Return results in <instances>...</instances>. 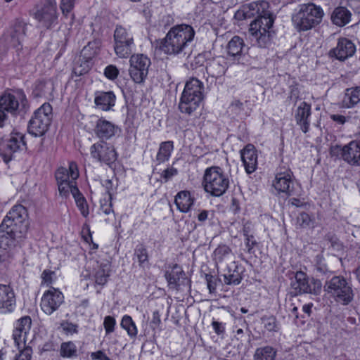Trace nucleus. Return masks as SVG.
<instances>
[{
  "mask_svg": "<svg viewBox=\"0 0 360 360\" xmlns=\"http://www.w3.org/2000/svg\"><path fill=\"white\" fill-rule=\"evenodd\" d=\"M244 7L249 18H255L251 22L248 31L252 42L259 48H269L275 34L271 29L274 18L269 10V3L266 1L252 2L244 5Z\"/></svg>",
  "mask_w": 360,
  "mask_h": 360,
  "instance_id": "obj_1",
  "label": "nucleus"
},
{
  "mask_svg": "<svg viewBox=\"0 0 360 360\" xmlns=\"http://www.w3.org/2000/svg\"><path fill=\"white\" fill-rule=\"evenodd\" d=\"M194 36L195 31L191 26L185 24L177 25L172 27L166 37L158 42V47L167 54H186Z\"/></svg>",
  "mask_w": 360,
  "mask_h": 360,
  "instance_id": "obj_2",
  "label": "nucleus"
},
{
  "mask_svg": "<svg viewBox=\"0 0 360 360\" xmlns=\"http://www.w3.org/2000/svg\"><path fill=\"white\" fill-rule=\"evenodd\" d=\"M203 84L197 78H191L185 84L181 94L179 109L182 113L192 114L203 99Z\"/></svg>",
  "mask_w": 360,
  "mask_h": 360,
  "instance_id": "obj_3",
  "label": "nucleus"
},
{
  "mask_svg": "<svg viewBox=\"0 0 360 360\" xmlns=\"http://www.w3.org/2000/svg\"><path fill=\"white\" fill-rule=\"evenodd\" d=\"M323 15L320 6L309 3L300 6L298 12L292 15V21L299 31H307L319 25Z\"/></svg>",
  "mask_w": 360,
  "mask_h": 360,
  "instance_id": "obj_4",
  "label": "nucleus"
},
{
  "mask_svg": "<svg viewBox=\"0 0 360 360\" xmlns=\"http://www.w3.org/2000/svg\"><path fill=\"white\" fill-rule=\"evenodd\" d=\"M29 108L25 95L20 92L17 95L4 93L0 96V127L7 118L6 112L12 115L25 113Z\"/></svg>",
  "mask_w": 360,
  "mask_h": 360,
  "instance_id": "obj_5",
  "label": "nucleus"
},
{
  "mask_svg": "<svg viewBox=\"0 0 360 360\" xmlns=\"http://www.w3.org/2000/svg\"><path fill=\"white\" fill-rule=\"evenodd\" d=\"M229 180L219 167L206 169L203 176L205 191L213 196L222 195L229 188Z\"/></svg>",
  "mask_w": 360,
  "mask_h": 360,
  "instance_id": "obj_6",
  "label": "nucleus"
},
{
  "mask_svg": "<svg viewBox=\"0 0 360 360\" xmlns=\"http://www.w3.org/2000/svg\"><path fill=\"white\" fill-rule=\"evenodd\" d=\"M290 287V293L295 296L306 293L317 295L321 291L322 283L317 278H309L304 271H297L294 274Z\"/></svg>",
  "mask_w": 360,
  "mask_h": 360,
  "instance_id": "obj_7",
  "label": "nucleus"
},
{
  "mask_svg": "<svg viewBox=\"0 0 360 360\" xmlns=\"http://www.w3.org/2000/svg\"><path fill=\"white\" fill-rule=\"evenodd\" d=\"M51 112L52 107L49 103H44L35 110L28 124L30 134L34 136L44 135L51 124Z\"/></svg>",
  "mask_w": 360,
  "mask_h": 360,
  "instance_id": "obj_8",
  "label": "nucleus"
},
{
  "mask_svg": "<svg viewBox=\"0 0 360 360\" xmlns=\"http://www.w3.org/2000/svg\"><path fill=\"white\" fill-rule=\"evenodd\" d=\"M325 291L333 295L336 301L348 304L353 299V292L345 278L342 276H333L326 282Z\"/></svg>",
  "mask_w": 360,
  "mask_h": 360,
  "instance_id": "obj_9",
  "label": "nucleus"
},
{
  "mask_svg": "<svg viewBox=\"0 0 360 360\" xmlns=\"http://www.w3.org/2000/svg\"><path fill=\"white\" fill-rule=\"evenodd\" d=\"M28 214L26 208L22 205H16L7 214L2 221V227L15 229L20 233L26 234L28 229L27 222Z\"/></svg>",
  "mask_w": 360,
  "mask_h": 360,
  "instance_id": "obj_10",
  "label": "nucleus"
},
{
  "mask_svg": "<svg viewBox=\"0 0 360 360\" xmlns=\"http://www.w3.org/2000/svg\"><path fill=\"white\" fill-rule=\"evenodd\" d=\"M25 148V135L20 133L11 134L8 139L2 140V143H0V156L7 164L13 159L15 152Z\"/></svg>",
  "mask_w": 360,
  "mask_h": 360,
  "instance_id": "obj_11",
  "label": "nucleus"
},
{
  "mask_svg": "<svg viewBox=\"0 0 360 360\" xmlns=\"http://www.w3.org/2000/svg\"><path fill=\"white\" fill-rule=\"evenodd\" d=\"M34 18L42 27L50 29L58 19L56 2L53 0L43 1L37 6Z\"/></svg>",
  "mask_w": 360,
  "mask_h": 360,
  "instance_id": "obj_12",
  "label": "nucleus"
},
{
  "mask_svg": "<svg viewBox=\"0 0 360 360\" xmlns=\"http://www.w3.org/2000/svg\"><path fill=\"white\" fill-rule=\"evenodd\" d=\"M129 75L132 80L137 83H143L148 73L150 60L143 54L133 55L130 58Z\"/></svg>",
  "mask_w": 360,
  "mask_h": 360,
  "instance_id": "obj_13",
  "label": "nucleus"
},
{
  "mask_svg": "<svg viewBox=\"0 0 360 360\" xmlns=\"http://www.w3.org/2000/svg\"><path fill=\"white\" fill-rule=\"evenodd\" d=\"M25 234L20 233L15 229L2 227L0 225V262L5 261L9 256V251L15 245L17 238L25 237Z\"/></svg>",
  "mask_w": 360,
  "mask_h": 360,
  "instance_id": "obj_14",
  "label": "nucleus"
},
{
  "mask_svg": "<svg viewBox=\"0 0 360 360\" xmlns=\"http://www.w3.org/2000/svg\"><path fill=\"white\" fill-rule=\"evenodd\" d=\"M90 152L93 158L107 165L113 163L117 160V153L114 147L104 141L93 144Z\"/></svg>",
  "mask_w": 360,
  "mask_h": 360,
  "instance_id": "obj_15",
  "label": "nucleus"
},
{
  "mask_svg": "<svg viewBox=\"0 0 360 360\" xmlns=\"http://www.w3.org/2000/svg\"><path fill=\"white\" fill-rule=\"evenodd\" d=\"M273 186L278 194L285 196L297 195V184L289 173H280L276 176Z\"/></svg>",
  "mask_w": 360,
  "mask_h": 360,
  "instance_id": "obj_16",
  "label": "nucleus"
},
{
  "mask_svg": "<svg viewBox=\"0 0 360 360\" xmlns=\"http://www.w3.org/2000/svg\"><path fill=\"white\" fill-rule=\"evenodd\" d=\"M63 301L62 292L53 288L44 294L41 302V309L50 315L58 309Z\"/></svg>",
  "mask_w": 360,
  "mask_h": 360,
  "instance_id": "obj_17",
  "label": "nucleus"
},
{
  "mask_svg": "<svg viewBox=\"0 0 360 360\" xmlns=\"http://www.w3.org/2000/svg\"><path fill=\"white\" fill-rule=\"evenodd\" d=\"M356 51L354 44L349 39L342 37L338 39L337 46L330 49L328 55L330 57H334L336 59L344 61L349 57H352Z\"/></svg>",
  "mask_w": 360,
  "mask_h": 360,
  "instance_id": "obj_18",
  "label": "nucleus"
},
{
  "mask_svg": "<svg viewBox=\"0 0 360 360\" xmlns=\"http://www.w3.org/2000/svg\"><path fill=\"white\" fill-rule=\"evenodd\" d=\"M165 277L170 288L178 290L181 285H189L191 281L186 277L184 271L178 264H174L172 270L166 271Z\"/></svg>",
  "mask_w": 360,
  "mask_h": 360,
  "instance_id": "obj_19",
  "label": "nucleus"
},
{
  "mask_svg": "<svg viewBox=\"0 0 360 360\" xmlns=\"http://www.w3.org/2000/svg\"><path fill=\"white\" fill-rule=\"evenodd\" d=\"M241 160L248 174L254 172L257 167V153L255 147L252 144H248L240 151Z\"/></svg>",
  "mask_w": 360,
  "mask_h": 360,
  "instance_id": "obj_20",
  "label": "nucleus"
},
{
  "mask_svg": "<svg viewBox=\"0 0 360 360\" xmlns=\"http://www.w3.org/2000/svg\"><path fill=\"white\" fill-rule=\"evenodd\" d=\"M342 157L352 165L360 166V141H351L342 149Z\"/></svg>",
  "mask_w": 360,
  "mask_h": 360,
  "instance_id": "obj_21",
  "label": "nucleus"
},
{
  "mask_svg": "<svg viewBox=\"0 0 360 360\" xmlns=\"http://www.w3.org/2000/svg\"><path fill=\"white\" fill-rule=\"evenodd\" d=\"M31 325L32 320L28 316H23L17 321L13 336L15 342L19 347L21 344H25V338L31 328Z\"/></svg>",
  "mask_w": 360,
  "mask_h": 360,
  "instance_id": "obj_22",
  "label": "nucleus"
},
{
  "mask_svg": "<svg viewBox=\"0 0 360 360\" xmlns=\"http://www.w3.org/2000/svg\"><path fill=\"white\" fill-rule=\"evenodd\" d=\"M15 304L13 289L7 285L0 284V309L4 312L12 311Z\"/></svg>",
  "mask_w": 360,
  "mask_h": 360,
  "instance_id": "obj_23",
  "label": "nucleus"
},
{
  "mask_svg": "<svg viewBox=\"0 0 360 360\" xmlns=\"http://www.w3.org/2000/svg\"><path fill=\"white\" fill-rule=\"evenodd\" d=\"M119 128L117 126L104 119L98 120L94 132L97 137L101 139V141L104 139H110L114 136Z\"/></svg>",
  "mask_w": 360,
  "mask_h": 360,
  "instance_id": "obj_24",
  "label": "nucleus"
},
{
  "mask_svg": "<svg viewBox=\"0 0 360 360\" xmlns=\"http://www.w3.org/2000/svg\"><path fill=\"white\" fill-rule=\"evenodd\" d=\"M311 115V106L309 104L303 101L298 106L295 118L297 124L300 127L301 130L304 133H307L309 128V117Z\"/></svg>",
  "mask_w": 360,
  "mask_h": 360,
  "instance_id": "obj_25",
  "label": "nucleus"
},
{
  "mask_svg": "<svg viewBox=\"0 0 360 360\" xmlns=\"http://www.w3.org/2000/svg\"><path fill=\"white\" fill-rule=\"evenodd\" d=\"M245 47V43L242 38L238 36H234L226 45V51L228 55L234 60L239 63L240 58L243 55V51Z\"/></svg>",
  "mask_w": 360,
  "mask_h": 360,
  "instance_id": "obj_26",
  "label": "nucleus"
},
{
  "mask_svg": "<svg viewBox=\"0 0 360 360\" xmlns=\"http://www.w3.org/2000/svg\"><path fill=\"white\" fill-rule=\"evenodd\" d=\"M94 276L96 284L104 285L110 276V264L108 261L103 262H96V266L94 267Z\"/></svg>",
  "mask_w": 360,
  "mask_h": 360,
  "instance_id": "obj_27",
  "label": "nucleus"
},
{
  "mask_svg": "<svg viewBox=\"0 0 360 360\" xmlns=\"http://www.w3.org/2000/svg\"><path fill=\"white\" fill-rule=\"evenodd\" d=\"M115 96L112 91L99 92L95 97V104L102 110H109L115 105Z\"/></svg>",
  "mask_w": 360,
  "mask_h": 360,
  "instance_id": "obj_28",
  "label": "nucleus"
},
{
  "mask_svg": "<svg viewBox=\"0 0 360 360\" xmlns=\"http://www.w3.org/2000/svg\"><path fill=\"white\" fill-rule=\"evenodd\" d=\"M26 24L23 21L16 20L11 29V39L13 46L21 44L25 37Z\"/></svg>",
  "mask_w": 360,
  "mask_h": 360,
  "instance_id": "obj_29",
  "label": "nucleus"
},
{
  "mask_svg": "<svg viewBox=\"0 0 360 360\" xmlns=\"http://www.w3.org/2000/svg\"><path fill=\"white\" fill-rule=\"evenodd\" d=\"M351 17L352 13L347 8L339 6L333 11L331 20L335 25L343 27L349 22Z\"/></svg>",
  "mask_w": 360,
  "mask_h": 360,
  "instance_id": "obj_30",
  "label": "nucleus"
},
{
  "mask_svg": "<svg viewBox=\"0 0 360 360\" xmlns=\"http://www.w3.org/2000/svg\"><path fill=\"white\" fill-rule=\"evenodd\" d=\"M360 102V86L348 88L345 90L342 106L347 108L354 107Z\"/></svg>",
  "mask_w": 360,
  "mask_h": 360,
  "instance_id": "obj_31",
  "label": "nucleus"
},
{
  "mask_svg": "<svg viewBox=\"0 0 360 360\" xmlns=\"http://www.w3.org/2000/svg\"><path fill=\"white\" fill-rule=\"evenodd\" d=\"M174 202L181 212H187L193 204V198L187 191H181L175 196Z\"/></svg>",
  "mask_w": 360,
  "mask_h": 360,
  "instance_id": "obj_32",
  "label": "nucleus"
},
{
  "mask_svg": "<svg viewBox=\"0 0 360 360\" xmlns=\"http://www.w3.org/2000/svg\"><path fill=\"white\" fill-rule=\"evenodd\" d=\"M232 265L235 267L234 269H231L229 266H227L224 269V281L227 285H238L241 282L242 276L236 269L237 266L233 264Z\"/></svg>",
  "mask_w": 360,
  "mask_h": 360,
  "instance_id": "obj_33",
  "label": "nucleus"
},
{
  "mask_svg": "<svg viewBox=\"0 0 360 360\" xmlns=\"http://www.w3.org/2000/svg\"><path fill=\"white\" fill-rule=\"evenodd\" d=\"M231 249L225 245H219L214 252V259L216 264H223L231 257Z\"/></svg>",
  "mask_w": 360,
  "mask_h": 360,
  "instance_id": "obj_34",
  "label": "nucleus"
},
{
  "mask_svg": "<svg viewBox=\"0 0 360 360\" xmlns=\"http://www.w3.org/2000/svg\"><path fill=\"white\" fill-rule=\"evenodd\" d=\"M115 43L134 44L133 36L121 25H117L114 32Z\"/></svg>",
  "mask_w": 360,
  "mask_h": 360,
  "instance_id": "obj_35",
  "label": "nucleus"
},
{
  "mask_svg": "<svg viewBox=\"0 0 360 360\" xmlns=\"http://www.w3.org/2000/svg\"><path fill=\"white\" fill-rule=\"evenodd\" d=\"M276 355V352L273 347L266 346L257 349L254 357L255 360H275Z\"/></svg>",
  "mask_w": 360,
  "mask_h": 360,
  "instance_id": "obj_36",
  "label": "nucleus"
},
{
  "mask_svg": "<svg viewBox=\"0 0 360 360\" xmlns=\"http://www.w3.org/2000/svg\"><path fill=\"white\" fill-rule=\"evenodd\" d=\"M207 73L212 77H218L225 73V68L219 61L212 60L206 65Z\"/></svg>",
  "mask_w": 360,
  "mask_h": 360,
  "instance_id": "obj_37",
  "label": "nucleus"
},
{
  "mask_svg": "<svg viewBox=\"0 0 360 360\" xmlns=\"http://www.w3.org/2000/svg\"><path fill=\"white\" fill-rule=\"evenodd\" d=\"M173 142L165 141L160 144L158 153L157 154V160L160 162H164L167 161L171 155V152L173 150Z\"/></svg>",
  "mask_w": 360,
  "mask_h": 360,
  "instance_id": "obj_38",
  "label": "nucleus"
},
{
  "mask_svg": "<svg viewBox=\"0 0 360 360\" xmlns=\"http://www.w3.org/2000/svg\"><path fill=\"white\" fill-rule=\"evenodd\" d=\"M60 356L64 358H73L77 356L75 344L71 341L63 342L60 349Z\"/></svg>",
  "mask_w": 360,
  "mask_h": 360,
  "instance_id": "obj_39",
  "label": "nucleus"
},
{
  "mask_svg": "<svg viewBox=\"0 0 360 360\" xmlns=\"http://www.w3.org/2000/svg\"><path fill=\"white\" fill-rule=\"evenodd\" d=\"M121 326L127 331V333L130 337L136 336V326L130 316L125 315L123 316L121 321Z\"/></svg>",
  "mask_w": 360,
  "mask_h": 360,
  "instance_id": "obj_40",
  "label": "nucleus"
},
{
  "mask_svg": "<svg viewBox=\"0 0 360 360\" xmlns=\"http://www.w3.org/2000/svg\"><path fill=\"white\" fill-rule=\"evenodd\" d=\"M134 44L115 43V51L120 58H127L132 52Z\"/></svg>",
  "mask_w": 360,
  "mask_h": 360,
  "instance_id": "obj_41",
  "label": "nucleus"
},
{
  "mask_svg": "<svg viewBox=\"0 0 360 360\" xmlns=\"http://www.w3.org/2000/svg\"><path fill=\"white\" fill-rule=\"evenodd\" d=\"M262 323L268 331L276 332L279 329V325L274 316H264L261 319Z\"/></svg>",
  "mask_w": 360,
  "mask_h": 360,
  "instance_id": "obj_42",
  "label": "nucleus"
},
{
  "mask_svg": "<svg viewBox=\"0 0 360 360\" xmlns=\"http://www.w3.org/2000/svg\"><path fill=\"white\" fill-rule=\"evenodd\" d=\"M55 176L57 184L71 183L73 181L72 179H70L69 171L65 167L58 168L56 172Z\"/></svg>",
  "mask_w": 360,
  "mask_h": 360,
  "instance_id": "obj_43",
  "label": "nucleus"
},
{
  "mask_svg": "<svg viewBox=\"0 0 360 360\" xmlns=\"http://www.w3.org/2000/svg\"><path fill=\"white\" fill-rule=\"evenodd\" d=\"M313 220L309 214L301 212L297 217V226L300 228H307L311 226Z\"/></svg>",
  "mask_w": 360,
  "mask_h": 360,
  "instance_id": "obj_44",
  "label": "nucleus"
},
{
  "mask_svg": "<svg viewBox=\"0 0 360 360\" xmlns=\"http://www.w3.org/2000/svg\"><path fill=\"white\" fill-rule=\"evenodd\" d=\"M243 109V103L239 100H235L230 104L228 112L233 115H239Z\"/></svg>",
  "mask_w": 360,
  "mask_h": 360,
  "instance_id": "obj_45",
  "label": "nucleus"
},
{
  "mask_svg": "<svg viewBox=\"0 0 360 360\" xmlns=\"http://www.w3.org/2000/svg\"><path fill=\"white\" fill-rule=\"evenodd\" d=\"M60 327L62 328L63 332L67 335L78 333V325L68 321H63L60 323Z\"/></svg>",
  "mask_w": 360,
  "mask_h": 360,
  "instance_id": "obj_46",
  "label": "nucleus"
},
{
  "mask_svg": "<svg viewBox=\"0 0 360 360\" xmlns=\"http://www.w3.org/2000/svg\"><path fill=\"white\" fill-rule=\"evenodd\" d=\"M135 255L137 257L140 264H143L145 262L148 261L147 250L142 245H138L136 248Z\"/></svg>",
  "mask_w": 360,
  "mask_h": 360,
  "instance_id": "obj_47",
  "label": "nucleus"
},
{
  "mask_svg": "<svg viewBox=\"0 0 360 360\" xmlns=\"http://www.w3.org/2000/svg\"><path fill=\"white\" fill-rule=\"evenodd\" d=\"M315 269L317 272L322 275H326L330 274V271L328 270L326 264L323 262L322 257L318 255L316 257V262L315 264Z\"/></svg>",
  "mask_w": 360,
  "mask_h": 360,
  "instance_id": "obj_48",
  "label": "nucleus"
},
{
  "mask_svg": "<svg viewBox=\"0 0 360 360\" xmlns=\"http://www.w3.org/2000/svg\"><path fill=\"white\" fill-rule=\"evenodd\" d=\"M75 202L77 206L81 212V214L84 217H87L89 214V209L86 201L84 196L79 197L77 199H75Z\"/></svg>",
  "mask_w": 360,
  "mask_h": 360,
  "instance_id": "obj_49",
  "label": "nucleus"
},
{
  "mask_svg": "<svg viewBox=\"0 0 360 360\" xmlns=\"http://www.w3.org/2000/svg\"><path fill=\"white\" fill-rule=\"evenodd\" d=\"M119 70L116 66L110 65L105 68L104 75L109 79L113 80L118 76Z\"/></svg>",
  "mask_w": 360,
  "mask_h": 360,
  "instance_id": "obj_50",
  "label": "nucleus"
},
{
  "mask_svg": "<svg viewBox=\"0 0 360 360\" xmlns=\"http://www.w3.org/2000/svg\"><path fill=\"white\" fill-rule=\"evenodd\" d=\"M103 325H104V328L105 329L106 333H108V334L110 333L114 330V327L115 325V319L110 316H107L104 319Z\"/></svg>",
  "mask_w": 360,
  "mask_h": 360,
  "instance_id": "obj_51",
  "label": "nucleus"
},
{
  "mask_svg": "<svg viewBox=\"0 0 360 360\" xmlns=\"http://www.w3.org/2000/svg\"><path fill=\"white\" fill-rule=\"evenodd\" d=\"M75 0H61L60 9L64 15L69 13L74 7Z\"/></svg>",
  "mask_w": 360,
  "mask_h": 360,
  "instance_id": "obj_52",
  "label": "nucleus"
},
{
  "mask_svg": "<svg viewBox=\"0 0 360 360\" xmlns=\"http://www.w3.org/2000/svg\"><path fill=\"white\" fill-rule=\"evenodd\" d=\"M32 349L30 347H25L16 356L15 360H31Z\"/></svg>",
  "mask_w": 360,
  "mask_h": 360,
  "instance_id": "obj_53",
  "label": "nucleus"
},
{
  "mask_svg": "<svg viewBox=\"0 0 360 360\" xmlns=\"http://www.w3.org/2000/svg\"><path fill=\"white\" fill-rule=\"evenodd\" d=\"M205 280L207 282V288L210 293H212L216 290V280L211 274H205Z\"/></svg>",
  "mask_w": 360,
  "mask_h": 360,
  "instance_id": "obj_54",
  "label": "nucleus"
},
{
  "mask_svg": "<svg viewBox=\"0 0 360 360\" xmlns=\"http://www.w3.org/2000/svg\"><path fill=\"white\" fill-rule=\"evenodd\" d=\"M68 170L69 171V176L72 179V181H75L77 179L79 176V173L76 163L70 162Z\"/></svg>",
  "mask_w": 360,
  "mask_h": 360,
  "instance_id": "obj_55",
  "label": "nucleus"
},
{
  "mask_svg": "<svg viewBox=\"0 0 360 360\" xmlns=\"http://www.w3.org/2000/svg\"><path fill=\"white\" fill-rule=\"evenodd\" d=\"M71 183L58 184L60 195L67 197L69 195L70 186Z\"/></svg>",
  "mask_w": 360,
  "mask_h": 360,
  "instance_id": "obj_56",
  "label": "nucleus"
},
{
  "mask_svg": "<svg viewBox=\"0 0 360 360\" xmlns=\"http://www.w3.org/2000/svg\"><path fill=\"white\" fill-rule=\"evenodd\" d=\"M212 326L213 327V329L214 330V332L217 335L224 334L225 328H224V324L223 323L219 322L217 321H213L212 323Z\"/></svg>",
  "mask_w": 360,
  "mask_h": 360,
  "instance_id": "obj_57",
  "label": "nucleus"
},
{
  "mask_svg": "<svg viewBox=\"0 0 360 360\" xmlns=\"http://www.w3.org/2000/svg\"><path fill=\"white\" fill-rule=\"evenodd\" d=\"M89 67L88 63H84V66L82 68L80 66H75L73 69L74 73L77 76H81L89 71Z\"/></svg>",
  "mask_w": 360,
  "mask_h": 360,
  "instance_id": "obj_58",
  "label": "nucleus"
},
{
  "mask_svg": "<svg viewBox=\"0 0 360 360\" xmlns=\"http://www.w3.org/2000/svg\"><path fill=\"white\" fill-rule=\"evenodd\" d=\"M234 18L237 20H243L249 18V17H248V13L246 12V10H245L244 6H243V8L241 9L238 10L235 13Z\"/></svg>",
  "mask_w": 360,
  "mask_h": 360,
  "instance_id": "obj_59",
  "label": "nucleus"
},
{
  "mask_svg": "<svg viewBox=\"0 0 360 360\" xmlns=\"http://www.w3.org/2000/svg\"><path fill=\"white\" fill-rule=\"evenodd\" d=\"M91 357L92 359H98V360H111L103 351L99 350L96 352H92L91 354Z\"/></svg>",
  "mask_w": 360,
  "mask_h": 360,
  "instance_id": "obj_60",
  "label": "nucleus"
},
{
  "mask_svg": "<svg viewBox=\"0 0 360 360\" xmlns=\"http://www.w3.org/2000/svg\"><path fill=\"white\" fill-rule=\"evenodd\" d=\"M257 243L255 240H254V236H251L249 238H245V245L248 248V252L249 253L252 252V248L257 245Z\"/></svg>",
  "mask_w": 360,
  "mask_h": 360,
  "instance_id": "obj_61",
  "label": "nucleus"
},
{
  "mask_svg": "<svg viewBox=\"0 0 360 360\" xmlns=\"http://www.w3.org/2000/svg\"><path fill=\"white\" fill-rule=\"evenodd\" d=\"M177 174V169L175 168H169L165 170H164L162 174V177L165 179V180L167 181H168L171 177L176 175Z\"/></svg>",
  "mask_w": 360,
  "mask_h": 360,
  "instance_id": "obj_62",
  "label": "nucleus"
},
{
  "mask_svg": "<svg viewBox=\"0 0 360 360\" xmlns=\"http://www.w3.org/2000/svg\"><path fill=\"white\" fill-rule=\"evenodd\" d=\"M161 323L160 315L158 311H155L153 314V319L151 320L150 324L153 328L159 326Z\"/></svg>",
  "mask_w": 360,
  "mask_h": 360,
  "instance_id": "obj_63",
  "label": "nucleus"
},
{
  "mask_svg": "<svg viewBox=\"0 0 360 360\" xmlns=\"http://www.w3.org/2000/svg\"><path fill=\"white\" fill-rule=\"evenodd\" d=\"M82 237L84 238V239L86 242L89 243V240H92L89 226L88 225H86V224L84 225V226L82 228Z\"/></svg>",
  "mask_w": 360,
  "mask_h": 360,
  "instance_id": "obj_64",
  "label": "nucleus"
}]
</instances>
